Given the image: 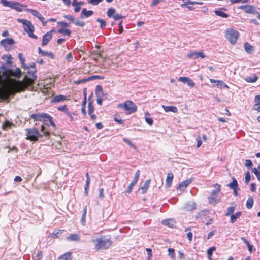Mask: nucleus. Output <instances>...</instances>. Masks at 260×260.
<instances>
[{
	"label": "nucleus",
	"mask_w": 260,
	"mask_h": 260,
	"mask_svg": "<svg viewBox=\"0 0 260 260\" xmlns=\"http://www.w3.org/2000/svg\"><path fill=\"white\" fill-rule=\"evenodd\" d=\"M92 242L94 243V249L96 250L106 249L108 248L112 244L110 239H105L103 237L92 239Z\"/></svg>",
	"instance_id": "f257e3e1"
},
{
	"label": "nucleus",
	"mask_w": 260,
	"mask_h": 260,
	"mask_svg": "<svg viewBox=\"0 0 260 260\" xmlns=\"http://www.w3.org/2000/svg\"><path fill=\"white\" fill-rule=\"evenodd\" d=\"M30 117L35 121H43L44 123L49 121L51 126L55 127V124L53 121L52 117L47 113H38L32 114L30 115Z\"/></svg>",
	"instance_id": "f03ea898"
},
{
	"label": "nucleus",
	"mask_w": 260,
	"mask_h": 260,
	"mask_svg": "<svg viewBox=\"0 0 260 260\" xmlns=\"http://www.w3.org/2000/svg\"><path fill=\"white\" fill-rule=\"evenodd\" d=\"M17 21L23 24L24 29L28 34L29 37L35 39H37V36L34 34L35 27L30 21L24 19L18 18L17 19Z\"/></svg>",
	"instance_id": "7ed1b4c3"
},
{
	"label": "nucleus",
	"mask_w": 260,
	"mask_h": 260,
	"mask_svg": "<svg viewBox=\"0 0 260 260\" xmlns=\"http://www.w3.org/2000/svg\"><path fill=\"white\" fill-rule=\"evenodd\" d=\"M117 108H122L126 114H132L136 112L137 109L136 105L130 100H126L123 103L119 104Z\"/></svg>",
	"instance_id": "20e7f679"
},
{
	"label": "nucleus",
	"mask_w": 260,
	"mask_h": 260,
	"mask_svg": "<svg viewBox=\"0 0 260 260\" xmlns=\"http://www.w3.org/2000/svg\"><path fill=\"white\" fill-rule=\"evenodd\" d=\"M213 186H217V187L212 191L211 195L208 197V202L210 204L215 205L221 200L220 197L218 196V193L220 192L221 185L216 184Z\"/></svg>",
	"instance_id": "39448f33"
},
{
	"label": "nucleus",
	"mask_w": 260,
	"mask_h": 260,
	"mask_svg": "<svg viewBox=\"0 0 260 260\" xmlns=\"http://www.w3.org/2000/svg\"><path fill=\"white\" fill-rule=\"evenodd\" d=\"M239 36L238 31L233 28L227 29L225 31V38L232 44H235L236 43Z\"/></svg>",
	"instance_id": "423d86ee"
},
{
	"label": "nucleus",
	"mask_w": 260,
	"mask_h": 260,
	"mask_svg": "<svg viewBox=\"0 0 260 260\" xmlns=\"http://www.w3.org/2000/svg\"><path fill=\"white\" fill-rule=\"evenodd\" d=\"M24 69L28 70L26 76L29 80V84L31 85L37 78V75H36L37 70L35 68V63H31L29 66H27L26 68H24Z\"/></svg>",
	"instance_id": "0eeeda50"
},
{
	"label": "nucleus",
	"mask_w": 260,
	"mask_h": 260,
	"mask_svg": "<svg viewBox=\"0 0 260 260\" xmlns=\"http://www.w3.org/2000/svg\"><path fill=\"white\" fill-rule=\"evenodd\" d=\"M25 132L26 139L30 141H36L38 140L39 138L42 136L39 131L35 128L26 129Z\"/></svg>",
	"instance_id": "6e6552de"
},
{
	"label": "nucleus",
	"mask_w": 260,
	"mask_h": 260,
	"mask_svg": "<svg viewBox=\"0 0 260 260\" xmlns=\"http://www.w3.org/2000/svg\"><path fill=\"white\" fill-rule=\"evenodd\" d=\"M239 9L243 10L246 14L256 15L257 14V10L253 5H245L240 6Z\"/></svg>",
	"instance_id": "1a4fd4ad"
},
{
	"label": "nucleus",
	"mask_w": 260,
	"mask_h": 260,
	"mask_svg": "<svg viewBox=\"0 0 260 260\" xmlns=\"http://www.w3.org/2000/svg\"><path fill=\"white\" fill-rule=\"evenodd\" d=\"M23 6H24L22 4L17 2L10 1H8V2H5V7H9L11 9L15 10L19 12L22 11V9L21 7Z\"/></svg>",
	"instance_id": "9d476101"
},
{
	"label": "nucleus",
	"mask_w": 260,
	"mask_h": 260,
	"mask_svg": "<svg viewBox=\"0 0 260 260\" xmlns=\"http://www.w3.org/2000/svg\"><path fill=\"white\" fill-rule=\"evenodd\" d=\"M140 174V171L139 170H137V172L135 173V176L132 181V182L130 183L129 185L128 186L126 190L125 191L126 193L129 194L133 188V187L135 186V185L137 183L139 176Z\"/></svg>",
	"instance_id": "9b49d317"
},
{
	"label": "nucleus",
	"mask_w": 260,
	"mask_h": 260,
	"mask_svg": "<svg viewBox=\"0 0 260 260\" xmlns=\"http://www.w3.org/2000/svg\"><path fill=\"white\" fill-rule=\"evenodd\" d=\"M54 31V30H51L48 31L47 33L44 34L42 37V46H44L46 45L51 40L52 38V32Z\"/></svg>",
	"instance_id": "f8f14e48"
},
{
	"label": "nucleus",
	"mask_w": 260,
	"mask_h": 260,
	"mask_svg": "<svg viewBox=\"0 0 260 260\" xmlns=\"http://www.w3.org/2000/svg\"><path fill=\"white\" fill-rule=\"evenodd\" d=\"M187 56L193 59H196L199 58L203 59L205 57V56L203 52L197 51L189 52L187 54Z\"/></svg>",
	"instance_id": "ddd939ff"
},
{
	"label": "nucleus",
	"mask_w": 260,
	"mask_h": 260,
	"mask_svg": "<svg viewBox=\"0 0 260 260\" xmlns=\"http://www.w3.org/2000/svg\"><path fill=\"white\" fill-rule=\"evenodd\" d=\"M192 182V179H188L180 183L177 189L180 191H184L186 188Z\"/></svg>",
	"instance_id": "4468645a"
},
{
	"label": "nucleus",
	"mask_w": 260,
	"mask_h": 260,
	"mask_svg": "<svg viewBox=\"0 0 260 260\" xmlns=\"http://www.w3.org/2000/svg\"><path fill=\"white\" fill-rule=\"evenodd\" d=\"M196 208V203L193 201H189L185 204L183 210L185 211H191Z\"/></svg>",
	"instance_id": "2eb2a0df"
},
{
	"label": "nucleus",
	"mask_w": 260,
	"mask_h": 260,
	"mask_svg": "<svg viewBox=\"0 0 260 260\" xmlns=\"http://www.w3.org/2000/svg\"><path fill=\"white\" fill-rule=\"evenodd\" d=\"M174 174L172 172L168 173L165 183V187L166 188H169L171 186Z\"/></svg>",
	"instance_id": "dca6fc26"
},
{
	"label": "nucleus",
	"mask_w": 260,
	"mask_h": 260,
	"mask_svg": "<svg viewBox=\"0 0 260 260\" xmlns=\"http://www.w3.org/2000/svg\"><path fill=\"white\" fill-rule=\"evenodd\" d=\"M93 14V11L92 10H87L86 8H83L82 10L80 18L84 19L91 16Z\"/></svg>",
	"instance_id": "f3484780"
},
{
	"label": "nucleus",
	"mask_w": 260,
	"mask_h": 260,
	"mask_svg": "<svg viewBox=\"0 0 260 260\" xmlns=\"http://www.w3.org/2000/svg\"><path fill=\"white\" fill-rule=\"evenodd\" d=\"M38 49L39 54L41 55L42 56H48L52 59H54L55 58V56L52 52H49L44 51L42 49H41V48L40 47H39Z\"/></svg>",
	"instance_id": "a211bd4d"
},
{
	"label": "nucleus",
	"mask_w": 260,
	"mask_h": 260,
	"mask_svg": "<svg viewBox=\"0 0 260 260\" xmlns=\"http://www.w3.org/2000/svg\"><path fill=\"white\" fill-rule=\"evenodd\" d=\"M211 83H216V87H223L226 88H229V86L221 80H216L213 79H210Z\"/></svg>",
	"instance_id": "6ab92c4d"
},
{
	"label": "nucleus",
	"mask_w": 260,
	"mask_h": 260,
	"mask_svg": "<svg viewBox=\"0 0 260 260\" xmlns=\"http://www.w3.org/2000/svg\"><path fill=\"white\" fill-rule=\"evenodd\" d=\"M80 236L77 234H72L67 237V240L69 241H79Z\"/></svg>",
	"instance_id": "aec40b11"
},
{
	"label": "nucleus",
	"mask_w": 260,
	"mask_h": 260,
	"mask_svg": "<svg viewBox=\"0 0 260 260\" xmlns=\"http://www.w3.org/2000/svg\"><path fill=\"white\" fill-rule=\"evenodd\" d=\"M9 73L15 77H19L21 76V72L19 68H16L15 70H10Z\"/></svg>",
	"instance_id": "412c9836"
},
{
	"label": "nucleus",
	"mask_w": 260,
	"mask_h": 260,
	"mask_svg": "<svg viewBox=\"0 0 260 260\" xmlns=\"http://www.w3.org/2000/svg\"><path fill=\"white\" fill-rule=\"evenodd\" d=\"M72 253L71 252H67L64 254L60 255L58 260H72Z\"/></svg>",
	"instance_id": "4be33fe9"
},
{
	"label": "nucleus",
	"mask_w": 260,
	"mask_h": 260,
	"mask_svg": "<svg viewBox=\"0 0 260 260\" xmlns=\"http://www.w3.org/2000/svg\"><path fill=\"white\" fill-rule=\"evenodd\" d=\"M162 107L165 111L166 112H173L174 113H176L178 111L177 107L174 106H167L162 105Z\"/></svg>",
	"instance_id": "5701e85b"
},
{
	"label": "nucleus",
	"mask_w": 260,
	"mask_h": 260,
	"mask_svg": "<svg viewBox=\"0 0 260 260\" xmlns=\"http://www.w3.org/2000/svg\"><path fill=\"white\" fill-rule=\"evenodd\" d=\"M162 224L164 225L173 228L175 224V221L172 219H168L163 220L162 221Z\"/></svg>",
	"instance_id": "b1692460"
},
{
	"label": "nucleus",
	"mask_w": 260,
	"mask_h": 260,
	"mask_svg": "<svg viewBox=\"0 0 260 260\" xmlns=\"http://www.w3.org/2000/svg\"><path fill=\"white\" fill-rule=\"evenodd\" d=\"M242 215V212L240 211L237 212L235 214H233L230 216V222L234 223L235 221L239 218Z\"/></svg>",
	"instance_id": "393cba45"
},
{
	"label": "nucleus",
	"mask_w": 260,
	"mask_h": 260,
	"mask_svg": "<svg viewBox=\"0 0 260 260\" xmlns=\"http://www.w3.org/2000/svg\"><path fill=\"white\" fill-rule=\"evenodd\" d=\"M150 183H151V180L148 179L145 182L143 186L141 187V188L142 190L143 194H144L146 192L147 189L149 188Z\"/></svg>",
	"instance_id": "a878e982"
},
{
	"label": "nucleus",
	"mask_w": 260,
	"mask_h": 260,
	"mask_svg": "<svg viewBox=\"0 0 260 260\" xmlns=\"http://www.w3.org/2000/svg\"><path fill=\"white\" fill-rule=\"evenodd\" d=\"M66 99V97L63 95H58L55 96L53 99H52L51 102L54 103V102H59L62 101H64Z\"/></svg>",
	"instance_id": "bb28decb"
},
{
	"label": "nucleus",
	"mask_w": 260,
	"mask_h": 260,
	"mask_svg": "<svg viewBox=\"0 0 260 260\" xmlns=\"http://www.w3.org/2000/svg\"><path fill=\"white\" fill-rule=\"evenodd\" d=\"M184 2V4H181V7L184 8L187 7V4H198V5H202L203 3L201 2H192L190 0H183Z\"/></svg>",
	"instance_id": "cd10ccee"
},
{
	"label": "nucleus",
	"mask_w": 260,
	"mask_h": 260,
	"mask_svg": "<svg viewBox=\"0 0 260 260\" xmlns=\"http://www.w3.org/2000/svg\"><path fill=\"white\" fill-rule=\"evenodd\" d=\"M14 43V40L12 38L5 39L1 41V44L7 46L8 45H11Z\"/></svg>",
	"instance_id": "c85d7f7f"
},
{
	"label": "nucleus",
	"mask_w": 260,
	"mask_h": 260,
	"mask_svg": "<svg viewBox=\"0 0 260 260\" xmlns=\"http://www.w3.org/2000/svg\"><path fill=\"white\" fill-rule=\"evenodd\" d=\"M214 12L216 15L223 18H228L229 17V15L224 12L222 10H216Z\"/></svg>",
	"instance_id": "c756f323"
},
{
	"label": "nucleus",
	"mask_w": 260,
	"mask_h": 260,
	"mask_svg": "<svg viewBox=\"0 0 260 260\" xmlns=\"http://www.w3.org/2000/svg\"><path fill=\"white\" fill-rule=\"evenodd\" d=\"M116 13V10L114 8H110L107 10V15L109 18H113Z\"/></svg>",
	"instance_id": "7c9ffc66"
},
{
	"label": "nucleus",
	"mask_w": 260,
	"mask_h": 260,
	"mask_svg": "<svg viewBox=\"0 0 260 260\" xmlns=\"http://www.w3.org/2000/svg\"><path fill=\"white\" fill-rule=\"evenodd\" d=\"M228 186H229L231 189H235L237 188L238 186V183L235 178H233L232 182L229 183L228 184Z\"/></svg>",
	"instance_id": "2f4dec72"
},
{
	"label": "nucleus",
	"mask_w": 260,
	"mask_h": 260,
	"mask_svg": "<svg viewBox=\"0 0 260 260\" xmlns=\"http://www.w3.org/2000/svg\"><path fill=\"white\" fill-rule=\"evenodd\" d=\"M244 48L245 51L248 53H251L253 51V47L248 42L245 43Z\"/></svg>",
	"instance_id": "473e14b6"
},
{
	"label": "nucleus",
	"mask_w": 260,
	"mask_h": 260,
	"mask_svg": "<svg viewBox=\"0 0 260 260\" xmlns=\"http://www.w3.org/2000/svg\"><path fill=\"white\" fill-rule=\"evenodd\" d=\"M86 212H87V206H85L84 208V210H83V212L81 220V222L83 225H84L85 224Z\"/></svg>",
	"instance_id": "72a5a7b5"
},
{
	"label": "nucleus",
	"mask_w": 260,
	"mask_h": 260,
	"mask_svg": "<svg viewBox=\"0 0 260 260\" xmlns=\"http://www.w3.org/2000/svg\"><path fill=\"white\" fill-rule=\"evenodd\" d=\"M254 201L253 199L251 197H249L248 198L246 202V207L247 209H250L252 208L253 205Z\"/></svg>",
	"instance_id": "f704fd0d"
},
{
	"label": "nucleus",
	"mask_w": 260,
	"mask_h": 260,
	"mask_svg": "<svg viewBox=\"0 0 260 260\" xmlns=\"http://www.w3.org/2000/svg\"><path fill=\"white\" fill-rule=\"evenodd\" d=\"M258 79L257 76L254 75L253 76L247 77L245 79L247 82L254 83Z\"/></svg>",
	"instance_id": "c9c22d12"
},
{
	"label": "nucleus",
	"mask_w": 260,
	"mask_h": 260,
	"mask_svg": "<svg viewBox=\"0 0 260 260\" xmlns=\"http://www.w3.org/2000/svg\"><path fill=\"white\" fill-rule=\"evenodd\" d=\"M123 140L124 142L127 143L129 146H130L134 149H135V150L137 149V147L129 139L124 138H123Z\"/></svg>",
	"instance_id": "e433bc0d"
},
{
	"label": "nucleus",
	"mask_w": 260,
	"mask_h": 260,
	"mask_svg": "<svg viewBox=\"0 0 260 260\" xmlns=\"http://www.w3.org/2000/svg\"><path fill=\"white\" fill-rule=\"evenodd\" d=\"M88 113L89 115H91L94 112V108L91 101H89L88 105Z\"/></svg>",
	"instance_id": "4c0bfd02"
},
{
	"label": "nucleus",
	"mask_w": 260,
	"mask_h": 260,
	"mask_svg": "<svg viewBox=\"0 0 260 260\" xmlns=\"http://www.w3.org/2000/svg\"><path fill=\"white\" fill-rule=\"evenodd\" d=\"M103 92L102 87L101 85H97L95 88V94L97 97L101 96V93Z\"/></svg>",
	"instance_id": "58836bf2"
},
{
	"label": "nucleus",
	"mask_w": 260,
	"mask_h": 260,
	"mask_svg": "<svg viewBox=\"0 0 260 260\" xmlns=\"http://www.w3.org/2000/svg\"><path fill=\"white\" fill-rule=\"evenodd\" d=\"M18 58L20 60V61H21V63L22 64V67H23L24 69V68H26V67H27V66H26L25 64H24V62H25V59L23 57V55L22 53H19L18 54Z\"/></svg>",
	"instance_id": "ea45409f"
},
{
	"label": "nucleus",
	"mask_w": 260,
	"mask_h": 260,
	"mask_svg": "<svg viewBox=\"0 0 260 260\" xmlns=\"http://www.w3.org/2000/svg\"><path fill=\"white\" fill-rule=\"evenodd\" d=\"M58 32L64 35L70 36L71 31L69 29L62 28L58 30Z\"/></svg>",
	"instance_id": "a19ab883"
},
{
	"label": "nucleus",
	"mask_w": 260,
	"mask_h": 260,
	"mask_svg": "<svg viewBox=\"0 0 260 260\" xmlns=\"http://www.w3.org/2000/svg\"><path fill=\"white\" fill-rule=\"evenodd\" d=\"M235 207L233 206L230 207L228 208L227 212L225 214V216H229L232 215L234 212Z\"/></svg>",
	"instance_id": "79ce46f5"
},
{
	"label": "nucleus",
	"mask_w": 260,
	"mask_h": 260,
	"mask_svg": "<svg viewBox=\"0 0 260 260\" xmlns=\"http://www.w3.org/2000/svg\"><path fill=\"white\" fill-rule=\"evenodd\" d=\"M215 250H216V248L215 246H213L208 249L207 253V255H208V257L209 259H211L212 252L214 251H215Z\"/></svg>",
	"instance_id": "37998d69"
},
{
	"label": "nucleus",
	"mask_w": 260,
	"mask_h": 260,
	"mask_svg": "<svg viewBox=\"0 0 260 260\" xmlns=\"http://www.w3.org/2000/svg\"><path fill=\"white\" fill-rule=\"evenodd\" d=\"M26 11L30 13L35 17H37L40 14L38 11L32 9H26Z\"/></svg>",
	"instance_id": "c03bdc74"
},
{
	"label": "nucleus",
	"mask_w": 260,
	"mask_h": 260,
	"mask_svg": "<svg viewBox=\"0 0 260 260\" xmlns=\"http://www.w3.org/2000/svg\"><path fill=\"white\" fill-rule=\"evenodd\" d=\"M126 17L125 16L121 15L119 14L116 13L115 15H114V17H113V19L115 21L119 20L125 18Z\"/></svg>",
	"instance_id": "a18cd8bd"
},
{
	"label": "nucleus",
	"mask_w": 260,
	"mask_h": 260,
	"mask_svg": "<svg viewBox=\"0 0 260 260\" xmlns=\"http://www.w3.org/2000/svg\"><path fill=\"white\" fill-rule=\"evenodd\" d=\"M251 179V175L249 171H247L245 173V182L246 184H248Z\"/></svg>",
	"instance_id": "49530a36"
},
{
	"label": "nucleus",
	"mask_w": 260,
	"mask_h": 260,
	"mask_svg": "<svg viewBox=\"0 0 260 260\" xmlns=\"http://www.w3.org/2000/svg\"><path fill=\"white\" fill-rule=\"evenodd\" d=\"M149 115V114L148 113H145V116H146V115ZM145 121L150 125H152L153 124V119L150 117H145Z\"/></svg>",
	"instance_id": "de8ad7c7"
},
{
	"label": "nucleus",
	"mask_w": 260,
	"mask_h": 260,
	"mask_svg": "<svg viewBox=\"0 0 260 260\" xmlns=\"http://www.w3.org/2000/svg\"><path fill=\"white\" fill-rule=\"evenodd\" d=\"M252 171L257 177L258 181H260V171H258L256 168H253L252 169Z\"/></svg>",
	"instance_id": "09e8293b"
},
{
	"label": "nucleus",
	"mask_w": 260,
	"mask_h": 260,
	"mask_svg": "<svg viewBox=\"0 0 260 260\" xmlns=\"http://www.w3.org/2000/svg\"><path fill=\"white\" fill-rule=\"evenodd\" d=\"M97 21L100 23L101 28H103L104 27H105V26L106 25V23L104 20L101 19V18H98L97 19Z\"/></svg>",
	"instance_id": "8fccbe9b"
},
{
	"label": "nucleus",
	"mask_w": 260,
	"mask_h": 260,
	"mask_svg": "<svg viewBox=\"0 0 260 260\" xmlns=\"http://www.w3.org/2000/svg\"><path fill=\"white\" fill-rule=\"evenodd\" d=\"M43 256V253L41 251H38V253L34 257V260H41Z\"/></svg>",
	"instance_id": "3c124183"
},
{
	"label": "nucleus",
	"mask_w": 260,
	"mask_h": 260,
	"mask_svg": "<svg viewBox=\"0 0 260 260\" xmlns=\"http://www.w3.org/2000/svg\"><path fill=\"white\" fill-rule=\"evenodd\" d=\"M61 233H62V231L60 230L54 231L52 234V237H55V238H57L59 237V235H60L61 234Z\"/></svg>",
	"instance_id": "603ef678"
},
{
	"label": "nucleus",
	"mask_w": 260,
	"mask_h": 260,
	"mask_svg": "<svg viewBox=\"0 0 260 260\" xmlns=\"http://www.w3.org/2000/svg\"><path fill=\"white\" fill-rule=\"evenodd\" d=\"M12 125V123H11L9 121L6 120L5 121V123L3 124V129H6V128L10 127Z\"/></svg>",
	"instance_id": "864d4df0"
},
{
	"label": "nucleus",
	"mask_w": 260,
	"mask_h": 260,
	"mask_svg": "<svg viewBox=\"0 0 260 260\" xmlns=\"http://www.w3.org/2000/svg\"><path fill=\"white\" fill-rule=\"evenodd\" d=\"M103 0H88V3L93 5H97Z\"/></svg>",
	"instance_id": "5fc2aeb1"
},
{
	"label": "nucleus",
	"mask_w": 260,
	"mask_h": 260,
	"mask_svg": "<svg viewBox=\"0 0 260 260\" xmlns=\"http://www.w3.org/2000/svg\"><path fill=\"white\" fill-rule=\"evenodd\" d=\"M104 78V77L102 76L93 75V76H92L90 77L89 78H88L87 80H93V79H103Z\"/></svg>",
	"instance_id": "6e6d98bb"
},
{
	"label": "nucleus",
	"mask_w": 260,
	"mask_h": 260,
	"mask_svg": "<svg viewBox=\"0 0 260 260\" xmlns=\"http://www.w3.org/2000/svg\"><path fill=\"white\" fill-rule=\"evenodd\" d=\"M57 109L60 111H62V112H68V109L67 108V106L66 105H62V106H59L58 108H57Z\"/></svg>",
	"instance_id": "4d7b16f0"
},
{
	"label": "nucleus",
	"mask_w": 260,
	"mask_h": 260,
	"mask_svg": "<svg viewBox=\"0 0 260 260\" xmlns=\"http://www.w3.org/2000/svg\"><path fill=\"white\" fill-rule=\"evenodd\" d=\"M188 77H181L178 78V81L180 82H182L184 83H186L187 81H188Z\"/></svg>",
	"instance_id": "13d9d810"
},
{
	"label": "nucleus",
	"mask_w": 260,
	"mask_h": 260,
	"mask_svg": "<svg viewBox=\"0 0 260 260\" xmlns=\"http://www.w3.org/2000/svg\"><path fill=\"white\" fill-rule=\"evenodd\" d=\"M188 81H187V84L189 87H193L194 86V83L193 82V81L190 79L189 78L188 79Z\"/></svg>",
	"instance_id": "bf43d9fd"
},
{
	"label": "nucleus",
	"mask_w": 260,
	"mask_h": 260,
	"mask_svg": "<svg viewBox=\"0 0 260 260\" xmlns=\"http://www.w3.org/2000/svg\"><path fill=\"white\" fill-rule=\"evenodd\" d=\"M73 23H74V24L76 25L79 26H81V27H83L85 25V23H84V22L78 21V20H77V21H74Z\"/></svg>",
	"instance_id": "052dcab7"
},
{
	"label": "nucleus",
	"mask_w": 260,
	"mask_h": 260,
	"mask_svg": "<svg viewBox=\"0 0 260 260\" xmlns=\"http://www.w3.org/2000/svg\"><path fill=\"white\" fill-rule=\"evenodd\" d=\"M245 165L248 168H251L252 166V162L250 159H246Z\"/></svg>",
	"instance_id": "680f3d73"
},
{
	"label": "nucleus",
	"mask_w": 260,
	"mask_h": 260,
	"mask_svg": "<svg viewBox=\"0 0 260 260\" xmlns=\"http://www.w3.org/2000/svg\"><path fill=\"white\" fill-rule=\"evenodd\" d=\"M73 59V55L72 53L70 52L66 56V59L68 62H70Z\"/></svg>",
	"instance_id": "e2e57ef3"
},
{
	"label": "nucleus",
	"mask_w": 260,
	"mask_h": 260,
	"mask_svg": "<svg viewBox=\"0 0 260 260\" xmlns=\"http://www.w3.org/2000/svg\"><path fill=\"white\" fill-rule=\"evenodd\" d=\"M57 24L61 27H67L69 26L68 23L63 21L58 22Z\"/></svg>",
	"instance_id": "0e129e2a"
},
{
	"label": "nucleus",
	"mask_w": 260,
	"mask_h": 260,
	"mask_svg": "<svg viewBox=\"0 0 260 260\" xmlns=\"http://www.w3.org/2000/svg\"><path fill=\"white\" fill-rule=\"evenodd\" d=\"M63 17L69 20H70L71 21H72L73 22H74V17L70 15H65L63 16Z\"/></svg>",
	"instance_id": "69168bd1"
},
{
	"label": "nucleus",
	"mask_w": 260,
	"mask_h": 260,
	"mask_svg": "<svg viewBox=\"0 0 260 260\" xmlns=\"http://www.w3.org/2000/svg\"><path fill=\"white\" fill-rule=\"evenodd\" d=\"M164 0H152V2L151 4V7H154L156 5H157L159 3L162 2Z\"/></svg>",
	"instance_id": "338daca9"
},
{
	"label": "nucleus",
	"mask_w": 260,
	"mask_h": 260,
	"mask_svg": "<svg viewBox=\"0 0 260 260\" xmlns=\"http://www.w3.org/2000/svg\"><path fill=\"white\" fill-rule=\"evenodd\" d=\"M253 109L258 112H260V104H255Z\"/></svg>",
	"instance_id": "774afa93"
}]
</instances>
